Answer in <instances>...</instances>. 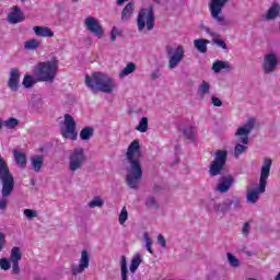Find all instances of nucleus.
<instances>
[{
    "mask_svg": "<svg viewBox=\"0 0 280 280\" xmlns=\"http://www.w3.org/2000/svg\"><path fill=\"white\" fill-rule=\"evenodd\" d=\"M141 144L139 140H133L126 153L128 163L126 182L130 189H138L139 183L143 178V168L141 167Z\"/></svg>",
    "mask_w": 280,
    "mask_h": 280,
    "instance_id": "f257e3e1",
    "label": "nucleus"
},
{
    "mask_svg": "<svg viewBox=\"0 0 280 280\" xmlns=\"http://www.w3.org/2000/svg\"><path fill=\"white\" fill-rule=\"evenodd\" d=\"M85 84L92 92L100 91L101 93H115L117 84L115 80L103 72H94L91 75H85Z\"/></svg>",
    "mask_w": 280,
    "mask_h": 280,
    "instance_id": "f03ea898",
    "label": "nucleus"
},
{
    "mask_svg": "<svg viewBox=\"0 0 280 280\" xmlns=\"http://www.w3.org/2000/svg\"><path fill=\"white\" fill-rule=\"evenodd\" d=\"M272 167V160L270 158L264 159V164L260 168L259 184L256 188L247 190L246 201L248 205H256L259 201L261 194H266V186L268 185V178H270V168Z\"/></svg>",
    "mask_w": 280,
    "mask_h": 280,
    "instance_id": "7ed1b4c3",
    "label": "nucleus"
},
{
    "mask_svg": "<svg viewBox=\"0 0 280 280\" xmlns=\"http://www.w3.org/2000/svg\"><path fill=\"white\" fill-rule=\"evenodd\" d=\"M0 180L2 183V198L0 199V213L8 209V196L14 190V176L11 175L8 163L0 155Z\"/></svg>",
    "mask_w": 280,
    "mask_h": 280,
    "instance_id": "20e7f679",
    "label": "nucleus"
},
{
    "mask_svg": "<svg viewBox=\"0 0 280 280\" xmlns=\"http://www.w3.org/2000/svg\"><path fill=\"white\" fill-rule=\"evenodd\" d=\"M33 73L37 79V82L54 83L56 75H58V59L54 58L48 61H40L33 69Z\"/></svg>",
    "mask_w": 280,
    "mask_h": 280,
    "instance_id": "39448f33",
    "label": "nucleus"
},
{
    "mask_svg": "<svg viewBox=\"0 0 280 280\" xmlns=\"http://www.w3.org/2000/svg\"><path fill=\"white\" fill-rule=\"evenodd\" d=\"M255 128V119L249 118L243 126L238 127L235 137L237 138V143L234 147V156L240 159L248 150V135L253 132Z\"/></svg>",
    "mask_w": 280,
    "mask_h": 280,
    "instance_id": "423d86ee",
    "label": "nucleus"
},
{
    "mask_svg": "<svg viewBox=\"0 0 280 280\" xmlns=\"http://www.w3.org/2000/svg\"><path fill=\"white\" fill-rule=\"evenodd\" d=\"M86 161L88 158L84 148L77 147L72 149L68 155V172L70 174H75L77 172H80V170L84 167Z\"/></svg>",
    "mask_w": 280,
    "mask_h": 280,
    "instance_id": "0eeeda50",
    "label": "nucleus"
},
{
    "mask_svg": "<svg viewBox=\"0 0 280 280\" xmlns=\"http://www.w3.org/2000/svg\"><path fill=\"white\" fill-rule=\"evenodd\" d=\"M229 1L231 0H210L208 3L211 19L221 27H226V25H229V20H226V16L222 13V10L226 8Z\"/></svg>",
    "mask_w": 280,
    "mask_h": 280,
    "instance_id": "6e6552de",
    "label": "nucleus"
},
{
    "mask_svg": "<svg viewBox=\"0 0 280 280\" xmlns=\"http://www.w3.org/2000/svg\"><path fill=\"white\" fill-rule=\"evenodd\" d=\"M143 264V256L141 254L136 253L131 258L128 271V260L126 256L120 257V280H128V275H135L137 270H139V266Z\"/></svg>",
    "mask_w": 280,
    "mask_h": 280,
    "instance_id": "1a4fd4ad",
    "label": "nucleus"
},
{
    "mask_svg": "<svg viewBox=\"0 0 280 280\" xmlns=\"http://www.w3.org/2000/svg\"><path fill=\"white\" fill-rule=\"evenodd\" d=\"M138 31L143 32L147 27L148 32L154 30V10L152 8H143L137 16Z\"/></svg>",
    "mask_w": 280,
    "mask_h": 280,
    "instance_id": "9d476101",
    "label": "nucleus"
},
{
    "mask_svg": "<svg viewBox=\"0 0 280 280\" xmlns=\"http://www.w3.org/2000/svg\"><path fill=\"white\" fill-rule=\"evenodd\" d=\"M167 68L173 70L180 65L182 60H185V46L178 45L176 47L166 46Z\"/></svg>",
    "mask_w": 280,
    "mask_h": 280,
    "instance_id": "9b49d317",
    "label": "nucleus"
},
{
    "mask_svg": "<svg viewBox=\"0 0 280 280\" xmlns=\"http://www.w3.org/2000/svg\"><path fill=\"white\" fill-rule=\"evenodd\" d=\"M61 137L69 139L70 141H78V129L75 119L69 114L65 115L63 122L60 127Z\"/></svg>",
    "mask_w": 280,
    "mask_h": 280,
    "instance_id": "f8f14e48",
    "label": "nucleus"
},
{
    "mask_svg": "<svg viewBox=\"0 0 280 280\" xmlns=\"http://www.w3.org/2000/svg\"><path fill=\"white\" fill-rule=\"evenodd\" d=\"M228 156L229 152H226L225 150H218L214 153V160L212 161L209 168L210 176H220V174H222L224 165H226Z\"/></svg>",
    "mask_w": 280,
    "mask_h": 280,
    "instance_id": "ddd939ff",
    "label": "nucleus"
},
{
    "mask_svg": "<svg viewBox=\"0 0 280 280\" xmlns=\"http://www.w3.org/2000/svg\"><path fill=\"white\" fill-rule=\"evenodd\" d=\"M277 67H279V55H277L275 51L266 54L262 59L264 73L267 75L275 73V71H277Z\"/></svg>",
    "mask_w": 280,
    "mask_h": 280,
    "instance_id": "4468645a",
    "label": "nucleus"
},
{
    "mask_svg": "<svg viewBox=\"0 0 280 280\" xmlns=\"http://www.w3.org/2000/svg\"><path fill=\"white\" fill-rule=\"evenodd\" d=\"M84 27L90 32L91 34H94L97 38L104 37V27L102 24H100V20L93 16H88L84 19Z\"/></svg>",
    "mask_w": 280,
    "mask_h": 280,
    "instance_id": "2eb2a0df",
    "label": "nucleus"
},
{
    "mask_svg": "<svg viewBox=\"0 0 280 280\" xmlns=\"http://www.w3.org/2000/svg\"><path fill=\"white\" fill-rule=\"evenodd\" d=\"M91 264V256H89V252L86 249H83L81 252V257L79 259V265H72L71 266V272L74 277H78V275H82L84 270L89 268Z\"/></svg>",
    "mask_w": 280,
    "mask_h": 280,
    "instance_id": "dca6fc26",
    "label": "nucleus"
},
{
    "mask_svg": "<svg viewBox=\"0 0 280 280\" xmlns=\"http://www.w3.org/2000/svg\"><path fill=\"white\" fill-rule=\"evenodd\" d=\"M235 179L231 175L222 176L217 185V191L220 194H226L231 187H233Z\"/></svg>",
    "mask_w": 280,
    "mask_h": 280,
    "instance_id": "f3484780",
    "label": "nucleus"
},
{
    "mask_svg": "<svg viewBox=\"0 0 280 280\" xmlns=\"http://www.w3.org/2000/svg\"><path fill=\"white\" fill-rule=\"evenodd\" d=\"M19 82H21V72L16 68H12L8 83L9 89L16 93L19 91Z\"/></svg>",
    "mask_w": 280,
    "mask_h": 280,
    "instance_id": "a211bd4d",
    "label": "nucleus"
},
{
    "mask_svg": "<svg viewBox=\"0 0 280 280\" xmlns=\"http://www.w3.org/2000/svg\"><path fill=\"white\" fill-rule=\"evenodd\" d=\"M8 21L12 24L22 23V21H25V15L23 14V11H21V8L13 7L12 11L8 14Z\"/></svg>",
    "mask_w": 280,
    "mask_h": 280,
    "instance_id": "6ab92c4d",
    "label": "nucleus"
},
{
    "mask_svg": "<svg viewBox=\"0 0 280 280\" xmlns=\"http://www.w3.org/2000/svg\"><path fill=\"white\" fill-rule=\"evenodd\" d=\"M233 205V201L230 199H226L223 202H213L212 205V211H214V213H226L228 211H230L231 206Z\"/></svg>",
    "mask_w": 280,
    "mask_h": 280,
    "instance_id": "aec40b11",
    "label": "nucleus"
},
{
    "mask_svg": "<svg viewBox=\"0 0 280 280\" xmlns=\"http://www.w3.org/2000/svg\"><path fill=\"white\" fill-rule=\"evenodd\" d=\"M5 248V234L0 232V253ZM0 268L2 270H10L12 268V265L10 264V260L8 258H1L0 259Z\"/></svg>",
    "mask_w": 280,
    "mask_h": 280,
    "instance_id": "412c9836",
    "label": "nucleus"
},
{
    "mask_svg": "<svg viewBox=\"0 0 280 280\" xmlns=\"http://www.w3.org/2000/svg\"><path fill=\"white\" fill-rule=\"evenodd\" d=\"M280 13V4L279 2H272L270 8L267 10L265 14L266 21H275Z\"/></svg>",
    "mask_w": 280,
    "mask_h": 280,
    "instance_id": "4be33fe9",
    "label": "nucleus"
},
{
    "mask_svg": "<svg viewBox=\"0 0 280 280\" xmlns=\"http://www.w3.org/2000/svg\"><path fill=\"white\" fill-rule=\"evenodd\" d=\"M33 32L36 34V36L54 38V32L47 26H34Z\"/></svg>",
    "mask_w": 280,
    "mask_h": 280,
    "instance_id": "5701e85b",
    "label": "nucleus"
},
{
    "mask_svg": "<svg viewBox=\"0 0 280 280\" xmlns=\"http://www.w3.org/2000/svg\"><path fill=\"white\" fill-rule=\"evenodd\" d=\"M211 93V83L208 81H201V83L198 86L197 95H199V100H205L207 95Z\"/></svg>",
    "mask_w": 280,
    "mask_h": 280,
    "instance_id": "b1692460",
    "label": "nucleus"
},
{
    "mask_svg": "<svg viewBox=\"0 0 280 280\" xmlns=\"http://www.w3.org/2000/svg\"><path fill=\"white\" fill-rule=\"evenodd\" d=\"M13 156L15 161V165L18 167H25L27 165V155L16 149L13 150Z\"/></svg>",
    "mask_w": 280,
    "mask_h": 280,
    "instance_id": "393cba45",
    "label": "nucleus"
},
{
    "mask_svg": "<svg viewBox=\"0 0 280 280\" xmlns=\"http://www.w3.org/2000/svg\"><path fill=\"white\" fill-rule=\"evenodd\" d=\"M222 69H225V71H231L233 67H231V63L229 61L217 60L213 62L212 71L214 73H220Z\"/></svg>",
    "mask_w": 280,
    "mask_h": 280,
    "instance_id": "a878e982",
    "label": "nucleus"
},
{
    "mask_svg": "<svg viewBox=\"0 0 280 280\" xmlns=\"http://www.w3.org/2000/svg\"><path fill=\"white\" fill-rule=\"evenodd\" d=\"M198 130L194 126H186L183 128V135L188 141H196Z\"/></svg>",
    "mask_w": 280,
    "mask_h": 280,
    "instance_id": "bb28decb",
    "label": "nucleus"
},
{
    "mask_svg": "<svg viewBox=\"0 0 280 280\" xmlns=\"http://www.w3.org/2000/svg\"><path fill=\"white\" fill-rule=\"evenodd\" d=\"M209 39L199 38L194 40V46L200 54H207V45H209Z\"/></svg>",
    "mask_w": 280,
    "mask_h": 280,
    "instance_id": "cd10ccee",
    "label": "nucleus"
},
{
    "mask_svg": "<svg viewBox=\"0 0 280 280\" xmlns=\"http://www.w3.org/2000/svg\"><path fill=\"white\" fill-rule=\"evenodd\" d=\"M132 12H135V3L129 2L121 12V21H130V16H132Z\"/></svg>",
    "mask_w": 280,
    "mask_h": 280,
    "instance_id": "c85d7f7f",
    "label": "nucleus"
},
{
    "mask_svg": "<svg viewBox=\"0 0 280 280\" xmlns=\"http://www.w3.org/2000/svg\"><path fill=\"white\" fill-rule=\"evenodd\" d=\"M3 126H5V128H8L9 130H12V129L16 128V126H19V119L11 117L3 121L0 118V130L3 129Z\"/></svg>",
    "mask_w": 280,
    "mask_h": 280,
    "instance_id": "c756f323",
    "label": "nucleus"
},
{
    "mask_svg": "<svg viewBox=\"0 0 280 280\" xmlns=\"http://www.w3.org/2000/svg\"><path fill=\"white\" fill-rule=\"evenodd\" d=\"M43 163V155H34L31 158V166L33 167L34 172H40Z\"/></svg>",
    "mask_w": 280,
    "mask_h": 280,
    "instance_id": "7c9ffc66",
    "label": "nucleus"
},
{
    "mask_svg": "<svg viewBox=\"0 0 280 280\" xmlns=\"http://www.w3.org/2000/svg\"><path fill=\"white\" fill-rule=\"evenodd\" d=\"M23 254H21V248L13 247L10 253V261L11 264H19V261L22 259Z\"/></svg>",
    "mask_w": 280,
    "mask_h": 280,
    "instance_id": "2f4dec72",
    "label": "nucleus"
},
{
    "mask_svg": "<svg viewBox=\"0 0 280 280\" xmlns=\"http://www.w3.org/2000/svg\"><path fill=\"white\" fill-rule=\"evenodd\" d=\"M137 71V65L129 62L120 72L119 78H127V75H130V73H135Z\"/></svg>",
    "mask_w": 280,
    "mask_h": 280,
    "instance_id": "473e14b6",
    "label": "nucleus"
},
{
    "mask_svg": "<svg viewBox=\"0 0 280 280\" xmlns=\"http://www.w3.org/2000/svg\"><path fill=\"white\" fill-rule=\"evenodd\" d=\"M95 130L93 127H85L80 131L81 141H89L93 137Z\"/></svg>",
    "mask_w": 280,
    "mask_h": 280,
    "instance_id": "72a5a7b5",
    "label": "nucleus"
},
{
    "mask_svg": "<svg viewBox=\"0 0 280 280\" xmlns=\"http://www.w3.org/2000/svg\"><path fill=\"white\" fill-rule=\"evenodd\" d=\"M36 82H38V79L34 78L32 74H26L23 79L22 84L24 89H32V86H34Z\"/></svg>",
    "mask_w": 280,
    "mask_h": 280,
    "instance_id": "f704fd0d",
    "label": "nucleus"
},
{
    "mask_svg": "<svg viewBox=\"0 0 280 280\" xmlns=\"http://www.w3.org/2000/svg\"><path fill=\"white\" fill-rule=\"evenodd\" d=\"M40 47V42L38 39L32 38L24 43V48L28 51H34V49H38Z\"/></svg>",
    "mask_w": 280,
    "mask_h": 280,
    "instance_id": "c9c22d12",
    "label": "nucleus"
},
{
    "mask_svg": "<svg viewBox=\"0 0 280 280\" xmlns=\"http://www.w3.org/2000/svg\"><path fill=\"white\" fill-rule=\"evenodd\" d=\"M88 207L90 209H95V207L102 208L104 207V199L101 197H94L89 203Z\"/></svg>",
    "mask_w": 280,
    "mask_h": 280,
    "instance_id": "e433bc0d",
    "label": "nucleus"
},
{
    "mask_svg": "<svg viewBox=\"0 0 280 280\" xmlns=\"http://www.w3.org/2000/svg\"><path fill=\"white\" fill-rule=\"evenodd\" d=\"M143 238L145 242L144 248H147L150 255H154V250H152V238L150 237V234H148V232H144Z\"/></svg>",
    "mask_w": 280,
    "mask_h": 280,
    "instance_id": "4c0bfd02",
    "label": "nucleus"
},
{
    "mask_svg": "<svg viewBox=\"0 0 280 280\" xmlns=\"http://www.w3.org/2000/svg\"><path fill=\"white\" fill-rule=\"evenodd\" d=\"M138 132H148V117H142L136 127Z\"/></svg>",
    "mask_w": 280,
    "mask_h": 280,
    "instance_id": "58836bf2",
    "label": "nucleus"
},
{
    "mask_svg": "<svg viewBox=\"0 0 280 280\" xmlns=\"http://www.w3.org/2000/svg\"><path fill=\"white\" fill-rule=\"evenodd\" d=\"M145 207L148 209H159V202L156 201V198L150 196L145 199Z\"/></svg>",
    "mask_w": 280,
    "mask_h": 280,
    "instance_id": "ea45409f",
    "label": "nucleus"
},
{
    "mask_svg": "<svg viewBox=\"0 0 280 280\" xmlns=\"http://www.w3.org/2000/svg\"><path fill=\"white\" fill-rule=\"evenodd\" d=\"M228 261L232 268H240V259L237 257L233 256V254L228 253L226 254Z\"/></svg>",
    "mask_w": 280,
    "mask_h": 280,
    "instance_id": "a19ab883",
    "label": "nucleus"
},
{
    "mask_svg": "<svg viewBox=\"0 0 280 280\" xmlns=\"http://www.w3.org/2000/svg\"><path fill=\"white\" fill-rule=\"evenodd\" d=\"M24 215L26 220H34V218H38V211L32 209H24Z\"/></svg>",
    "mask_w": 280,
    "mask_h": 280,
    "instance_id": "79ce46f5",
    "label": "nucleus"
},
{
    "mask_svg": "<svg viewBox=\"0 0 280 280\" xmlns=\"http://www.w3.org/2000/svg\"><path fill=\"white\" fill-rule=\"evenodd\" d=\"M126 220H128V209H126V207H124L118 217V222H119V224H126Z\"/></svg>",
    "mask_w": 280,
    "mask_h": 280,
    "instance_id": "37998d69",
    "label": "nucleus"
},
{
    "mask_svg": "<svg viewBox=\"0 0 280 280\" xmlns=\"http://www.w3.org/2000/svg\"><path fill=\"white\" fill-rule=\"evenodd\" d=\"M210 102H211L212 106H217L218 108H220L222 106V101L220 98H218V96H215V95L211 96Z\"/></svg>",
    "mask_w": 280,
    "mask_h": 280,
    "instance_id": "c03bdc74",
    "label": "nucleus"
},
{
    "mask_svg": "<svg viewBox=\"0 0 280 280\" xmlns=\"http://www.w3.org/2000/svg\"><path fill=\"white\" fill-rule=\"evenodd\" d=\"M250 233V223L249 222H246L244 223L243 228H242V234L245 236V237H248V234Z\"/></svg>",
    "mask_w": 280,
    "mask_h": 280,
    "instance_id": "a18cd8bd",
    "label": "nucleus"
},
{
    "mask_svg": "<svg viewBox=\"0 0 280 280\" xmlns=\"http://www.w3.org/2000/svg\"><path fill=\"white\" fill-rule=\"evenodd\" d=\"M117 36H119V30L116 26H114L110 32V39L113 43L117 40Z\"/></svg>",
    "mask_w": 280,
    "mask_h": 280,
    "instance_id": "49530a36",
    "label": "nucleus"
},
{
    "mask_svg": "<svg viewBox=\"0 0 280 280\" xmlns=\"http://www.w3.org/2000/svg\"><path fill=\"white\" fill-rule=\"evenodd\" d=\"M214 45H217V47H221V49H229L226 42L222 40V38L215 39Z\"/></svg>",
    "mask_w": 280,
    "mask_h": 280,
    "instance_id": "de8ad7c7",
    "label": "nucleus"
},
{
    "mask_svg": "<svg viewBox=\"0 0 280 280\" xmlns=\"http://www.w3.org/2000/svg\"><path fill=\"white\" fill-rule=\"evenodd\" d=\"M158 243L160 244V246H162V248H165V246H167L165 236H163L162 234L158 235Z\"/></svg>",
    "mask_w": 280,
    "mask_h": 280,
    "instance_id": "09e8293b",
    "label": "nucleus"
},
{
    "mask_svg": "<svg viewBox=\"0 0 280 280\" xmlns=\"http://www.w3.org/2000/svg\"><path fill=\"white\" fill-rule=\"evenodd\" d=\"M21 272V267H19V262H12V273L19 275Z\"/></svg>",
    "mask_w": 280,
    "mask_h": 280,
    "instance_id": "8fccbe9b",
    "label": "nucleus"
},
{
    "mask_svg": "<svg viewBox=\"0 0 280 280\" xmlns=\"http://www.w3.org/2000/svg\"><path fill=\"white\" fill-rule=\"evenodd\" d=\"M161 78V72L159 70H155L151 73L152 80H159Z\"/></svg>",
    "mask_w": 280,
    "mask_h": 280,
    "instance_id": "3c124183",
    "label": "nucleus"
},
{
    "mask_svg": "<svg viewBox=\"0 0 280 280\" xmlns=\"http://www.w3.org/2000/svg\"><path fill=\"white\" fill-rule=\"evenodd\" d=\"M210 36L212 38V43L214 44L215 40L220 39V34L215 33V32H210Z\"/></svg>",
    "mask_w": 280,
    "mask_h": 280,
    "instance_id": "603ef678",
    "label": "nucleus"
},
{
    "mask_svg": "<svg viewBox=\"0 0 280 280\" xmlns=\"http://www.w3.org/2000/svg\"><path fill=\"white\" fill-rule=\"evenodd\" d=\"M126 1H129V0H117V5H124Z\"/></svg>",
    "mask_w": 280,
    "mask_h": 280,
    "instance_id": "864d4df0",
    "label": "nucleus"
},
{
    "mask_svg": "<svg viewBox=\"0 0 280 280\" xmlns=\"http://www.w3.org/2000/svg\"><path fill=\"white\" fill-rule=\"evenodd\" d=\"M246 255H247V257H250L253 255V253L246 252Z\"/></svg>",
    "mask_w": 280,
    "mask_h": 280,
    "instance_id": "5fc2aeb1",
    "label": "nucleus"
},
{
    "mask_svg": "<svg viewBox=\"0 0 280 280\" xmlns=\"http://www.w3.org/2000/svg\"><path fill=\"white\" fill-rule=\"evenodd\" d=\"M72 3H78L80 0H71Z\"/></svg>",
    "mask_w": 280,
    "mask_h": 280,
    "instance_id": "6e6d98bb",
    "label": "nucleus"
},
{
    "mask_svg": "<svg viewBox=\"0 0 280 280\" xmlns=\"http://www.w3.org/2000/svg\"><path fill=\"white\" fill-rule=\"evenodd\" d=\"M154 1H155V3H161L162 0H154Z\"/></svg>",
    "mask_w": 280,
    "mask_h": 280,
    "instance_id": "4d7b16f0",
    "label": "nucleus"
},
{
    "mask_svg": "<svg viewBox=\"0 0 280 280\" xmlns=\"http://www.w3.org/2000/svg\"><path fill=\"white\" fill-rule=\"evenodd\" d=\"M25 1H27V0H21L22 3H25Z\"/></svg>",
    "mask_w": 280,
    "mask_h": 280,
    "instance_id": "13d9d810",
    "label": "nucleus"
}]
</instances>
